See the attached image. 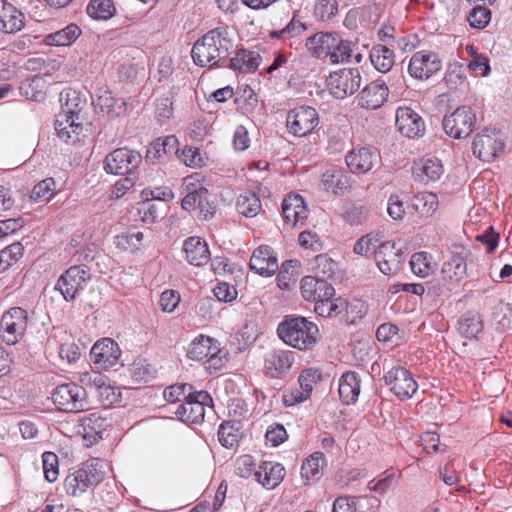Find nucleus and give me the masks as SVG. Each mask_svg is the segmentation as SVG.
I'll use <instances>...</instances> for the list:
<instances>
[{"label":"nucleus","mask_w":512,"mask_h":512,"mask_svg":"<svg viewBox=\"0 0 512 512\" xmlns=\"http://www.w3.org/2000/svg\"><path fill=\"white\" fill-rule=\"evenodd\" d=\"M80 35L81 29L76 24H70L59 31L48 34L45 37V43L54 46H70Z\"/></svg>","instance_id":"nucleus-45"},{"label":"nucleus","mask_w":512,"mask_h":512,"mask_svg":"<svg viewBox=\"0 0 512 512\" xmlns=\"http://www.w3.org/2000/svg\"><path fill=\"white\" fill-rule=\"evenodd\" d=\"M51 399L56 408L63 412L77 413L89 408L85 388L74 382L57 386L51 394Z\"/></svg>","instance_id":"nucleus-6"},{"label":"nucleus","mask_w":512,"mask_h":512,"mask_svg":"<svg viewBox=\"0 0 512 512\" xmlns=\"http://www.w3.org/2000/svg\"><path fill=\"white\" fill-rule=\"evenodd\" d=\"M326 467V458L322 452H314L307 457L300 469V477L304 485H310L318 482L323 474Z\"/></svg>","instance_id":"nucleus-28"},{"label":"nucleus","mask_w":512,"mask_h":512,"mask_svg":"<svg viewBox=\"0 0 512 512\" xmlns=\"http://www.w3.org/2000/svg\"><path fill=\"white\" fill-rule=\"evenodd\" d=\"M476 6L470 11L468 21L473 28H485L491 19V11L488 5L475 4Z\"/></svg>","instance_id":"nucleus-55"},{"label":"nucleus","mask_w":512,"mask_h":512,"mask_svg":"<svg viewBox=\"0 0 512 512\" xmlns=\"http://www.w3.org/2000/svg\"><path fill=\"white\" fill-rule=\"evenodd\" d=\"M96 393L99 402L104 407H111L120 402V392L109 383L108 379L98 387Z\"/></svg>","instance_id":"nucleus-56"},{"label":"nucleus","mask_w":512,"mask_h":512,"mask_svg":"<svg viewBox=\"0 0 512 512\" xmlns=\"http://www.w3.org/2000/svg\"><path fill=\"white\" fill-rule=\"evenodd\" d=\"M351 305L343 298L327 297L315 303L314 311L322 317H333L348 311Z\"/></svg>","instance_id":"nucleus-43"},{"label":"nucleus","mask_w":512,"mask_h":512,"mask_svg":"<svg viewBox=\"0 0 512 512\" xmlns=\"http://www.w3.org/2000/svg\"><path fill=\"white\" fill-rule=\"evenodd\" d=\"M301 295L306 301L319 302L323 298L334 297L335 289L327 282L316 276L307 275L300 282Z\"/></svg>","instance_id":"nucleus-21"},{"label":"nucleus","mask_w":512,"mask_h":512,"mask_svg":"<svg viewBox=\"0 0 512 512\" xmlns=\"http://www.w3.org/2000/svg\"><path fill=\"white\" fill-rule=\"evenodd\" d=\"M119 345L111 338L98 340L90 351V359L93 364L103 370L114 367L120 359Z\"/></svg>","instance_id":"nucleus-18"},{"label":"nucleus","mask_w":512,"mask_h":512,"mask_svg":"<svg viewBox=\"0 0 512 512\" xmlns=\"http://www.w3.org/2000/svg\"><path fill=\"white\" fill-rule=\"evenodd\" d=\"M311 270L316 277L327 280L338 271V264L328 254H319L310 263Z\"/></svg>","instance_id":"nucleus-48"},{"label":"nucleus","mask_w":512,"mask_h":512,"mask_svg":"<svg viewBox=\"0 0 512 512\" xmlns=\"http://www.w3.org/2000/svg\"><path fill=\"white\" fill-rule=\"evenodd\" d=\"M306 48L317 58L342 63L351 57L352 42L343 40L337 33H317L307 38Z\"/></svg>","instance_id":"nucleus-3"},{"label":"nucleus","mask_w":512,"mask_h":512,"mask_svg":"<svg viewBox=\"0 0 512 512\" xmlns=\"http://www.w3.org/2000/svg\"><path fill=\"white\" fill-rule=\"evenodd\" d=\"M285 468L280 463L265 461L254 472L255 480L266 489H274L283 480Z\"/></svg>","instance_id":"nucleus-31"},{"label":"nucleus","mask_w":512,"mask_h":512,"mask_svg":"<svg viewBox=\"0 0 512 512\" xmlns=\"http://www.w3.org/2000/svg\"><path fill=\"white\" fill-rule=\"evenodd\" d=\"M261 56L256 51L239 49L234 57L229 58L226 67L243 73L254 72L258 69Z\"/></svg>","instance_id":"nucleus-33"},{"label":"nucleus","mask_w":512,"mask_h":512,"mask_svg":"<svg viewBox=\"0 0 512 512\" xmlns=\"http://www.w3.org/2000/svg\"><path fill=\"white\" fill-rule=\"evenodd\" d=\"M411 205L420 216L428 217L437 210L438 197L432 192H421L412 198Z\"/></svg>","instance_id":"nucleus-47"},{"label":"nucleus","mask_w":512,"mask_h":512,"mask_svg":"<svg viewBox=\"0 0 512 512\" xmlns=\"http://www.w3.org/2000/svg\"><path fill=\"white\" fill-rule=\"evenodd\" d=\"M476 113L470 106H460L451 114L445 115L442 126L447 135L454 139L468 137L474 130Z\"/></svg>","instance_id":"nucleus-8"},{"label":"nucleus","mask_w":512,"mask_h":512,"mask_svg":"<svg viewBox=\"0 0 512 512\" xmlns=\"http://www.w3.org/2000/svg\"><path fill=\"white\" fill-rule=\"evenodd\" d=\"M77 380L81 383L80 386L83 388H95L98 389L100 385L104 384V381H107V377L101 374L98 371L89 370L77 373Z\"/></svg>","instance_id":"nucleus-61"},{"label":"nucleus","mask_w":512,"mask_h":512,"mask_svg":"<svg viewBox=\"0 0 512 512\" xmlns=\"http://www.w3.org/2000/svg\"><path fill=\"white\" fill-rule=\"evenodd\" d=\"M375 261L383 274L391 275L399 270L401 253L396 249L394 242L387 241L375 251Z\"/></svg>","instance_id":"nucleus-24"},{"label":"nucleus","mask_w":512,"mask_h":512,"mask_svg":"<svg viewBox=\"0 0 512 512\" xmlns=\"http://www.w3.org/2000/svg\"><path fill=\"white\" fill-rule=\"evenodd\" d=\"M361 84L358 68H343L330 74L328 88L337 99H344L356 92Z\"/></svg>","instance_id":"nucleus-15"},{"label":"nucleus","mask_w":512,"mask_h":512,"mask_svg":"<svg viewBox=\"0 0 512 512\" xmlns=\"http://www.w3.org/2000/svg\"><path fill=\"white\" fill-rule=\"evenodd\" d=\"M86 12L95 20H108L115 15L116 8L113 0H90Z\"/></svg>","instance_id":"nucleus-49"},{"label":"nucleus","mask_w":512,"mask_h":512,"mask_svg":"<svg viewBox=\"0 0 512 512\" xmlns=\"http://www.w3.org/2000/svg\"><path fill=\"white\" fill-rule=\"evenodd\" d=\"M233 48L234 43L228 27L218 26L194 43L191 56L193 62L200 67H226Z\"/></svg>","instance_id":"nucleus-1"},{"label":"nucleus","mask_w":512,"mask_h":512,"mask_svg":"<svg viewBox=\"0 0 512 512\" xmlns=\"http://www.w3.org/2000/svg\"><path fill=\"white\" fill-rule=\"evenodd\" d=\"M282 214L291 226L302 224L308 217V209L302 196L298 194L287 196L282 203Z\"/></svg>","instance_id":"nucleus-27"},{"label":"nucleus","mask_w":512,"mask_h":512,"mask_svg":"<svg viewBox=\"0 0 512 512\" xmlns=\"http://www.w3.org/2000/svg\"><path fill=\"white\" fill-rule=\"evenodd\" d=\"M236 208L243 216L254 217L261 209V201L255 193L245 192L238 196Z\"/></svg>","instance_id":"nucleus-50"},{"label":"nucleus","mask_w":512,"mask_h":512,"mask_svg":"<svg viewBox=\"0 0 512 512\" xmlns=\"http://www.w3.org/2000/svg\"><path fill=\"white\" fill-rule=\"evenodd\" d=\"M306 30V23L299 17L298 12H294L290 21L282 29L270 32V37L273 39L292 40L302 36Z\"/></svg>","instance_id":"nucleus-42"},{"label":"nucleus","mask_w":512,"mask_h":512,"mask_svg":"<svg viewBox=\"0 0 512 512\" xmlns=\"http://www.w3.org/2000/svg\"><path fill=\"white\" fill-rule=\"evenodd\" d=\"M442 279L449 284H456L467 274V263L465 257L460 254H453L447 259L441 269Z\"/></svg>","instance_id":"nucleus-34"},{"label":"nucleus","mask_w":512,"mask_h":512,"mask_svg":"<svg viewBox=\"0 0 512 512\" xmlns=\"http://www.w3.org/2000/svg\"><path fill=\"white\" fill-rule=\"evenodd\" d=\"M238 425V423L229 421L223 422L220 425L218 430V438L222 446L226 448H232L238 443L241 437Z\"/></svg>","instance_id":"nucleus-54"},{"label":"nucleus","mask_w":512,"mask_h":512,"mask_svg":"<svg viewBox=\"0 0 512 512\" xmlns=\"http://www.w3.org/2000/svg\"><path fill=\"white\" fill-rule=\"evenodd\" d=\"M90 279V269L86 265H74L58 278L55 289L66 301H73L84 290Z\"/></svg>","instance_id":"nucleus-7"},{"label":"nucleus","mask_w":512,"mask_h":512,"mask_svg":"<svg viewBox=\"0 0 512 512\" xmlns=\"http://www.w3.org/2000/svg\"><path fill=\"white\" fill-rule=\"evenodd\" d=\"M250 268L261 276L270 277L278 270V260L269 246H260L250 258Z\"/></svg>","instance_id":"nucleus-25"},{"label":"nucleus","mask_w":512,"mask_h":512,"mask_svg":"<svg viewBox=\"0 0 512 512\" xmlns=\"http://www.w3.org/2000/svg\"><path fill=\"white\" fill-rule=\"evenodd\" d=\"M368 216V210L363 205L352 204L348 206L343 214L346 222L351 225L362 224Z\"/></svg>","instance_id":"nucleus-64"},{"label":"nucleus","mask_w":512,"mask_h":512,"mask_svg":"<svg viewBox=\"0 0 512 512\" xmlns=\"http://www.w3.org/2000/svg\"><path fill=\"white\" fill-rule=\"evenodd\" d=\"M388 87L384 81L376 80L364 87L358 95V103L365 109L381 107L388 97Z\"/></svg>","instance_id":"nucleus-26"},{"label":"nucleus","mask_w":512,"mask_h":512,"mask_svg":"<svg viewBox=\"0 0 512 512\" xmlns=\"http://www.w3.org/2000/svg\"><path fill=\"white\" fill-rule=\"evenodd\" d=\"M358 502V497L340 496L335 499L332 512H364L360 509Z\"/></svg>","instance_id":"nucleus-63"},{"label":"nucleus","mask_w":512,"mask_h":512,"mask_svg":"<svg viewBox=\"0 0 512 512\" xmlns=\"http://www.w3.org/2000/svg\"><path fill=\"white\" fill-rule=\"evenodd\" d=\"M186 166L197 168L205 165L206 158L197 147H185L178 156Z\"/></svg>","instance_id":"nucleus-60"},{"label":"nucleus","mask_w":512,"mask_h":512,"mask_svg":"<svg viewBox=\"0 0 512 512\" xmlns=\"http://www.w3.org/2000/svg\"><path fill=\"white\" fill-rule=\"evenodd\" d=\"M193 177H186L184 179V186L186 195L182 199L181 206L186 211L197 210L201 197L208 194V189L202 185H197L193 182Z\"/></svg>","instance_id":"nucleus-41"},{"label":"nucleus","mask_w":512,"mask_h":512,"mask_svg":"<svg viewBox=\"0 0 512 512\" xmlns=\"http://www.w3.org/2000/svg\"><path fill=\"white\" fill-rule=\"evenodd\" d=\"M395 125L404 137L410 139L422 137L425 133L422 117L409 107H399L396 110Z\"/></svg>","instance_id":"nucleus-19"},{"label":"nucleus","mask_w":512,"mask_h":512,"mask_svg":"<svg viewBox=\"0 0 512 512\" xmlns=\"http://www.w3.org/2000/svg\"><path fill=\"white\" fill-rule=\"evenodd\" d=\"M183 250L187 261L194 266L205 265L210 258L208 245L200 237L192 236L186 239Z\"/></svg>","instance_id":"nucleus-32"},{"label":"nucleus","mask_w":512,"mask_h":512,"mask_svg":"<svg viewBox=\"0 0 512 512\" xmlns=\"http://www.w3.org/2000/svg\"><path fill=\"white\" fill-rule=\"evenodd\" d=\"M410 267L415 275L424 278L435 270V263L429 253L416 252L411 256Z\"/></svg>","instance_id":"nucleus-51"},{"label":"nucleus","mask_w":512,"mask_h":512,"mask_svg":"<svg viewBox=\"0 0 512 512\" xmlns=\"http://www.w3.org/2000/svg\"><path fill=\"white\" fill-rule=\"evenodd\" d=\"M93 104L110 118L119 117L126 112L125 101L121 98H115L108 90L100 91L93 99Z\"/></svg>","instance_id":"nucleus-35"},{"label":"nucleus","mask_w":512,"mask_h":512,"mask_svg":"<svg viewBox=\"0 0 512 512\" xmlns=\"http://www.w3.org/2000/svg\"><path fill=\"white\" fill-rule=\"evenodd\" d=\"M178 152V139L174 135H169L164 139L156 140L147 150L148 160L160 159L164 155H171Z\"/></svg>","instance_id":"nucleus-46"},{"label":"nucleus","mask_w":512,"mask_h":512,"mask_svg":"<svg viewBox=\"0 0 512 512\" xmlns=\"http://www.w3.org/2000/svg\"><path fill=\"white\" fill-rule=\"evenodd\" d=\"M369 57L374 68L381 73L389 72L395 61L393 50L384 45H375L371 49Z\"/></svg>","instance_id":"nucleus-44"},{"label":"nucleus","mask_w":512,"mask_h":512,"mask_svg":"<svg viewBox=\"0 0 512 512\" xmlns=\"http://www.w3.org/2000/svg\"><path fill=\"white\" fill-rule=\"evenodd\" d=\"M103 461L91 458L82 467L64 480V489L68 495L77 496L89 487L98 484L104 477Z\"/></svg>","instance_id":"nucleus-4"},{"label":"nucleus","mask_w":512,"mask_h":512,"mask_svg":"<svg viewBox=\"0 0 512 512\" xmlns=\"http://www.w3.org/2000/svg\"><path fill=\"white\" fill-rule=\"evenodd\" d=\"M57 136L65 142H77L83 131V120L59 113L55 120Z\"/></svg>","instance_id":"nucleus-29"},{"label":"nucleus","mask_w":512,"mask_h":512,"mask_svg":"<svg viewBox=\"0 0 512 512\" xmlns=\"http://www.w3.org/2000/svg\"><path fill=\"white\" fill-rule=\"evenodd\" d=\"M339 397L341 401L350 405L357 401L360 393V379L356 372H346L339 379Z\"/></svg>","instance_id":"nucleus-37"},{"label":"nucleus","mask_w":512,"mask_h":512,"mask_svg":"<svg viewBox=\"0 0 512 512\" xmlns=\"http://www.w3.org/2000/svg\"><path fill=\"white\" fill-rule=\"evenodd\" d=\"M321 185L327 192L340 196L348 191L349 180L342 170L329 168L321 176Z\"/></svg>","instance_id":"nucleus-36"},{"label":"nucleus","mask_w":512,"mask_h":512,"mask_svg":"<svg viewBox=\"0 0 512 512\" xmlns=\"http://www.w3.org/2000/svg\"><path fill=\"white\" fill-rule=\"evenodd\" d=\"M212 398L206 391L189 392L182 404L175 410L176 417L185 423H201L205 416V408L212 407Z\"/></svg>","instance_id":"nucleus-9"},{"label":"nucleus","mask_w":512,"mask_h":512,"mask_svg":"<svg viewBox=\"0 0 512 512\" xmlns=\"http://www.w3.org/2000/svg\"><path fill=\"white\" fill-rule=\"evenodd\" d=\"M109 426L108 420L99 413H91L79 419L78 433L89 443L94 444L102 439Z\"/></svg>","instance_id":"nucleus-23"},{"label":"nucleus","mask_w":512,"mask_h":512,"mask_svg":"<svg viewBox=\"0 0 512 512\" xmlns=\"http://www.w3.org/2000/svg\"><path fill=\"white\" fill-rule=\"evenodd\" d=\"M156 370L146 359H135L131 365L132 377L137 381H149L154 378Z\"/></svg>","instance_id":"nucleus-58"},{"label":"nucleus","mask_w":512,"mask_h":512,"mask_svg":"<svg viewBox=\"0 0 512 512\" xmlns=\"http://www.w3.org/2000/svg\"><path fill=\"white\" fill-rule=\"evenodd\" d=\"M441 161L437 158L421 159L413 167V175L420 181H436L443 174Z\"/></svg>","instance_id":"nucleus-38"},{"label":"nucleus","mask_w":512,"mask_h":512,"mask_svg":"<svg viewBox=\"0 0 512 512\" xmlns=\"http://www.w3.org/2000/svg\"><path fill=\"white\" fill-rule=\"evenodd\" d=\"M142 161V156L135 150L118 148L105 158L104 169L114 175H135L134 170Z\"/></svg>","instance_id":"nucleus-13"},{"label":"nucleus","mask_w":512,"mask_h":512,"mask_svg":"<svg viewBox=\"0 0 512 512\" xmlns=\"http://www.w3.org/2000/svg\"><path fill=\"white\" fill-rule=\"evenodd\" d=\"M28 324V314L21 307L6 311L0 320V335L8 345L18 343L23 337Z\"/></svg>","instance_id":"nucleus-11"},{"label":"nucleus","mask_w":512,"mask_h":512,"mask_svg":"<svg viewBox=\"0 0 512 512\" xmlns=\"http://www.w3.org/2000/svg\"><path fill=\"white\" fill-rule=\"evenodd\" d=\"M43 471L48 482H54L58 478V457L53 452H45L42 455Z\"/></svg>","instance_id":"nucleus-62"},{"label":"nucleus","mask_w":512,"mask_h":512,"mask_svg":"<svg viewBox=\"0 0 512 512\" xmlns=\"http://www.w3.org/2000/svg\"><path fill=\"white\" fill-rule=\"evenodd\" d=\"M24 27V15L6 0H0V31L13 34Z\"/></svg>","instance_id":"nucleus-30"},{"label":"nucleus","mask_w":512,"mask_h":512,"mask_svg":"<svg viewBox=\"0 0 512 512\" xmlns=\"http://www.w3.org/2000/svg\"><path fill=\"white\" fill-rule=\"evenodd\" d=\"M338 13L337 0H318L314 7L315 17L321 21H329Z\"/></svg>","instance_id":"nucleus-59"},{"label":"nucleus","mask_w":512,"mask_h":512,"mask_svg":"<svg viewBox=\"0 0 512 512\" xmlns=\"http://www.w3.org/2000/svg\"><path fill=\"white\" fill-rule=\"evenodd\" d=\"M442 67L438 55L431 51H418L409 61L408 72L411 77L419 80L428 79Z\"/></svg>","instance_id":"nucleus-17"},{"label":"nucleus","mask_w":512,"mask_h":512,"mask_svg":"<svg viewBox=\"0 0 512 512\" xmlns=\"http://www.w3.org/2000/svg\"><path fill=\"white\" fill-rule=\"evenodd\" d=\"M279 338L298 350H310L318 341L317 325L301 316H285L277 328Z\"/></svg>","instance_id":"nucleus-2"},{"label":"nucleus","mask_w":512,"mask_h":512,"mask_svg":"<svg viewBox=\"0 0 512 512\" xmlns=\"http://www.w3.org/2000/svg\"><path fill=\"white\" fill-rule=\"evenodd\" d=\"M345 160L352 173L365 174L380 162V155L376 150L360 147L351 150Z\"/></svg>","instance_id":"nucleus-20"},{"label":"nucleus","mask_w":512,"mask_h":512,"mask_svg":"<svg viewBox=\"0 0 512 512\" xmlns=\"http://www.w3.org/2000/svg\"><path fill=\"white\" fill-rule=\"evenodd\" d=\"M187 357L203 362L210 373L220 370L225 364V353L218 341L204 335H199L190 343Z\"/></svg>","instance_id":"nucleus-5"},{"label":"nucleus","mask_w":512,"mask_h":512,"mask_svg":"<svg viewBox=\"0 0 512 512\" xmlns=\"http://www.w3.org/2000/svg\"><path fill=\"white\" fill-rule=\"evenodd\" d=\"M503 148L504 141L501 135L487 129L478 133L472 143L473 154L485 162L493 161Z\"/></svg>","instance_id":"nucleus-16"},{"label":"nucleus","mask_w":512,"mask_h":512,"mask_svg":"<svg viewBox=\"0 0 512 512\" xmlns=\"http://www.w3.org/2000/svg\"><path fill=\"white\" fill-rule=\"evenodd\" d=\"M385 384L401 400L410 399L417 391L418 384L411 372L400 366L394 365L384 375Z\"/></svg>","instance_id":"nucleus-14"},{"label":"nucleus","mask_w":512,"mask_h":512,"mask_svg":"<svg viewBox=\"0 0 512 512\" xmlns=\"http://www.w3.org/2000/svg\"><path fill=\"white\" fill-rule=\"evenodd\" d=\"M61 114L73 116L75 119L83 120V110L86 106V100L81 96L80 92L69 89L65 93H61Z\"/></svg>","instance_id":"nucleus-39"},{"label":"nucleus","mask_w":512,"mask_h":512,"mask_svg":"<svg viewBox=\"0 0 512 512\" xmlns=\"http://www.w3.org/2000/svg\"><path fill=\"white\" fill-rule=\"evenodd\" d=\"M23 254V246L15 242L0 251V271L14 264Z\"/></svg>","instance_id":"nucleus-57"},{"label":"nucleus","mask_w":512,"mask_h":512,"mask_svg":"<svg viewBox=\"0 0 512 512\" xmlns=\"http://www.w3.org/2000/svg\"><path fill=\"white\" fill-rule=\"evenodd\" d=\"M294 353L288 350H272L264 358V372L272 378H278L290 370L294 363Z\"/></svg>","instance_id":"nucleus-22"},{"label":"nucleus","mask_w":512,"mask_h":512,"mask_svg":"<svg viewBox=\"0 0 512 512\" xmlns=\"http://www.w3.org/2000/svg\"><path fill=\"white\" fill-rule=\"evenodd\" d=\"M56 189L55 180L53 178H46L33 187L30 199L36 203L47 202L55 195Z\"/></svg>","instance_id":"nucleus-53"},{"label":"nucleus","mask_w":512,"mask_h":512,"mask_svg":"<svg viewBox=\"0 0 512 512\" xmlns=\"http://www.w3.org/2000/svg\"><path fill=\"white\" fill-rule=\"evenodd\" d=\"M457 330L464 338H477L483 331V321L480 314L473 311L464 313L458 320Z\"/></svg>","instance_id":"nucleus-40"},{"label":"nucleus","mask_w":512,"mask_h":512,"mask_svg":"<svg viewBox=\"0 0 512 512\" xmlns=\"http://www.w3.org/2000/svg\"><path fill=\"white\" fill-rule=\"evenodd\" d=\"M321 379V372L318 369H304L298 376L297 386L286 389L282 394V401L285 407H292L308 400L313 391L314 385Z\"/></svg>","instance_id":"nucleus-12"},{"label":"nucleus","mask_w":512,"mask_h":512,"mask_svg":"<svg viewBox=\"0 0 512 512\" xmlns=\"http://www.w3.org/2000/svg\"><path fill=\"white\" fill-rule=\"evenodd\" d=\"M144 234L141 231L130 229L115 237V244L121 250L134 251L142 246Z\"/></svg>","instance_id":"nucleus-52"},{"label":"nucleus","mask_w":512,"mask_h":512,"mask_svg":"<svg viewBox=\"0 0 512 512\" xmlns=\"http://www.w3.org/2000/svg\"><path fill=\"white\" fill-rule=\"evenodd\" d=\"M319 122V114L311 106L295 107L289 110L286 116V128L295 137L310 135L319 125Z\"/></svg>","instance_id":"nucleus-10"}]
</instances>
